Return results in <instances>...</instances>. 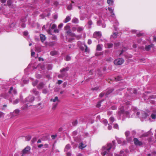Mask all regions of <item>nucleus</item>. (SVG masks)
<instances>
[{"label": "nucleus", "mask_w": 156, "mask_h": 156, "mask_svg": "<svg viewBox=\"0 0 156 156\" xmlns=\"http://www.w3.org/2000/svg\"><path fill=\"white\" fill-rule=\"evenodd\" d=\"M112 148L113 149H114L115 148L114 141H112V144H108L107 147L104 146L102 147V151L101 153L102 155L103 156L105 155L106 154L109 152V150Z\"/></svg>", "instance_id": "obj_1"}, {"label": "nucleus", "mask_w": 156, "mask_h": 156, "mask_svg": "<svg viewBox=\"0 0 156 156\" xmlns=\"http://www.w3.org/2000/svg\"><path fill=\"white\" fill-rule=\"evenodd\" d=\"M69 67H67L65 68H63L60 70V72L61 73L60 74H59L58 76V78H62L65 76L67 75V73L66 72L69 70Z\"/></svg>", "instance_id": "obj_2"}, {"label": "nucleus", "mask_w": 156, "mask_h": 156, "mask_svg": "<svg viewBox=\"0 0 156 156\" xmlns=\"http://www.w3.org/2000/svg\"><path fill=\"white\" fill-rule=\"evenodd\" d=\"M124 62V60L122 58H118L114 61V62L116 65H119L122 64Z\"/></svg>", "instance_id": "obj_3"}, {"label": "nucleus", "mask_w": 156, "mask_h": 156, "mask_svg": "<svg viewBox=\"0 0 156 156\" xmlns=\"http://www.w3.org/2000/svg\"><path fill=\"white\" fill-rule=\"evenodd\" d=\"M133 141L135 144L136 145L140 146L142 144V142L139 141L136 138H134Z\"/></svg>", "instance_id": "obj_4"}, {"label": "nucleus", "mask_w": 156, "mask_h": 156, "mask_svg": "<svg viewBox=\"0 0 156 156\" xmlns=\"http://www.w3.org/2000/svg\"><path fill=\"white\" fill-rule=\"evenodd\" d=\"M30 147L29 146H27L23 150V154L27 153L30 150Z\"/></svg>", "instance_id": "obj_5"}, {"label": "nucleus", "mask_w": 156, "mask_h": 156, "mask_svg": "<svg viewBox=\"0 0 156 156\" xmlns=\"http://www.w3.org/2000/svg\"><path fill=\"white\" fill-rule=\"evenodd\" d=\"M154 45L153 44H151L150 45H146L145 47V49L147 51H149L151 48L154 46Z\"/></svg>", "instance_id": "obj_6"}, {"label": "nucleus", "mask_w": 156, "mask_h": 156, "mask_svg": "<svg viewBox=\"0 0 156 156\" xmlns=\"http://www.w3.org/2000/svg\"><path fill=\"white\" fill-rule=\"evenodd\" d=\"M27 101L31 102L33 101L34 100V97L32 96H30L28 97L26 99Z\"/></svg>", "instance_id": "obj_7"}, {"label": "nucleus", "mask_w": 156, "mask_h": 156, "mask_svg": "<svg viewBox=\"0 0 156 156\" xmlns=\"http://www.w3.org/2000/svg\"><path fill=\"white\" fill-rule=\"evenodd\" d=\"M101 36V33L100 32H96L94 34V37H100Z\"/></svg>", "instance_id": "obj_8"}, {"label": "nucleus", "mask_w": 156, "mask_h": 156, "mask_svg": "<svg viewBox=\"0 0 156 156\" xmlns=\"http://www.w3.org/2000/svg\"><path fill=\"white\" fill-rule=\"evenodd\" d=\"M119 144L123 145L125 144L126 142L123 139H119L117 140Z\"/></svg>", "instance_id": "obj_9"}, {"label": "nucleus", "mask_w": 156, "mask_h": 156, "mask_svg": "<svg viewBox=\"0 0 156 156\" xmlns=\"http://www.w3.org/2000/svg\"><path fill=\"white\" fill-rule=\"evenodd\" d=\"M113 22H112L113 23H114L113 24V26H114L115 29V30H117V28L116 27V26L118 25V23L117 21V20H112Z\"/></svg>", "instance_id": "obj_10"}, {"label": "nucleus", "mask_w": 156, "mask_h": 156, "mask_svg": "<svg viewBox=\"0 0 156 156\" xmlns=\"http://www.w3.org/2000/svg\"><path fill=\"white\" fill-rule=\"evenodd\" d=\"M44 84L42 82L40 83L37 86V88L39 89H40L44 87Z\"/></svg>", "instance_id": "obj_11"}, {"label": "nucleus", "mask_w": 156, "mask_h": 156, "mask_svg": "<svg viewBox=\"0 0 156 156\" xmlns=\"http://www.w3.org/2000/svg\"><path fill=\"white\" fill-rule=\"evenodd\" d=\"M51 101H52L54 102H56V103H58L59 102V100L58 99V97L56 96L53 99H51L50 100Z\"/></svg>", "instance_id": "obj_12"}, {"label": "nucleus", "mask_w": 156, "mask_h": 156, "mask_svg": "<svg viewBox=\"0 0 156 156\" xmlns=\"http://www.w3.org/2000/svg\"><path fill=\"white\" fill-rule=\"evenodd\" d=\"M102 44H98L97 46L96 50L98 51H101L102 50Z\"/></svg>", "instance_id": "obj_13"}, {"label": "nucleus", "mask_w": 156, "mask_h": 156, "mask_svg": "<svg viewBox=\"0 0 156 156\" xmlns=\"http://www.w3.org/2000/svg\"><path fill=\"white\" fill-rule=\"evenodd\" d=\"M121 113H124L126 114L127 116H128L129 115L130 112L128 111L124 112V110H121L119 112V114H120Z\"/></svg>", "instance_id": "obj_14"}, {"label": "nucleus", "mask_w": 156, "mask_h": 156, "mask_svg": "<svg viewBox=\"0 0 156 156\" xmlns=\"http://www.w3.org/2000/svg\"><path fill=\"white\" fill-rule=\"evenodd\" d=\"M113 44L111 43H108L105 44V46L108 48H110L112 47Z\"/></svg>", "instance_id": "obj_15"}, {"label": "nucleus", "mask_w": 156, "mask_h": 156, "mask_svg": "<svg viewBox=\"0 0 156 156\" xmlns=\"http://www.w3.org/2000/svg\"><path fill=\"white\" fill-rule=\"evenodd\" d=\"M40 37L41 41L42 42H43L45 40L46 38L45 36L42 34L40 35Z\"/></svg>", "instance_id": "obj_16"}, {"label": "nucleus", "mask_w": 156, "mask_h": 156, "mask_svg": "<svg viewBox=\"0 0 156 156\" xmlns=\"http://www.w3.org/2000/svg\"><path fill=\"white\" fill-rule=\"evenodd\" d=\"M9 93H12L14 94H15L16 93V90H13V88L12 87H11L10 89V90L9 91Z\"/></svg>", "instance_id": "obj_17"}, {"label": "nucleus", "mask_w": 156, "mask_h": 156, "mask_svg": "<svg viewBox=\"0 0 156 156\" xmlns=\"http://www.w3.org/2000/svg\"><path fill=\"white\" fill-rule=\"evenodd\" d=\"M69 35L71 37H76L78 39H79L80 37V36H76L74 33H73L72 32Z\"/></svg>", "instance_id": "obj_18"}, {"label": "nucleus", "mask_w": 156, "mask_h": 156, "mask_svg": "<svg viewBox=\"0 0 156 156\" xmlns=\"http://www.w3.org/2000/svg\"><path fill=\"white\" fill-rule=\"evenodd\" d=\"M32 92L36 96H38L39 95V92L37 91L36 89H33L32 90Z\"/></svg>", "instance_id": "obj_19"}, {"label": "nucleus", "mask_w": 156, "mask_h": 156, "mask_svg": "<svg viewBox=\"0 0 156 156\" xmlns=\"http://www.w3.org/2000/svg\"><path fill=\"white\" fill-rule=\"evenodd\" d=\"M107 3L109 5L112 6L113 5L114 1L113 0H107Z\"/></svg>", "instance_id": "obj_20"}, {"label": "nucleus", "mask_w": 156, "mask_h": 156, "mask_svg": "<svg viewBox=\"0 0 156 156\" xmlns=\"http://www.w3.org/2000/svg\"><path fill=\"white\" fill-rule=\"evenodd\" d=\"M118 33L117 32H115L113 33V34L111 35V37H113L114 38H116L117 37Z\"/></svg>", "instance_id": "obj_21"}, {"label": "nucleus", "mask_w": 156, "mask_h": 156, "mask_svg": "<svg viewBox=\"0 0 156 156\" xmlns=\"http://www.w3.org/2000/svg\"><path fill=\"white\" fill-rule=\"evenodd\" d=\"M108 10L112 14V15H114V14L113 12V9L112 8L110 7H108Z\"/></svg>", "instance_id": "obj_22"}, {"label": "nucleus", "mask_w": 156, "mask_h": 156, "mask_svg": "<svg viewBox=\"0 0 156 156\" xmlns=\"http://www.w3.org/2000/svg\"><path fill=\"white\" fill-rule=\"evenodd\" d=\"M86 146L82 143H80L79 146V147L80 149H83Z\"/></svg>", "instance_id": "obj_23"}, {"label": "nucleus", "mask_w": 156, "mask_h": 156, "mask_svg": "<svg viewBox=\"0 0 156 156\" xmlns=\"http://www.w3.org/2000/svg\"><path fill=\"white\" fill-rule=\"evenodd\" d=\"M70 146L69 144H67L66 145L65 148V151H67L69 150L70 149Z\"/></svg>", "instance_id": "obj_24"}, {"label": "nucleus", "mask_w": 156, "mask_h": 156, "mask_svg": "<svg viewBox=\"0 0 156 156\" xmlns=\"http://www.w3.org/2000/svg\"><path fill=\"white\" fill-rule=\"evenodd\" d=\"M115 45V48L116 49L117 48V47L119 46L120 45V43L119 42H116L114 43Z\"/></svg>", "instance_id": "obj_25"}, {"label": "nucleus", "mask_w": 156, "mask_h": 156, "mask_svg": "<svg viewBox=\"0 0 156 156\" xmlns=\"http://www.w3.org/2000/svg\"><path fill=\"white\" fill-rule=\"evenodd\" d=\"M20 112V110L19 109H17L14 110L13 113H14L16 115H18Z\"/></svg>", "instance_id": "obj_26"}, {"label": "nucleus", "mask_w": 156, "mask_h": 156, "mask_svg": "<svg viewBox=\"0 0 156 156\" xmlns=\"http://www.w3.org/2000/svg\"><path fill=\"white\" fill-rule=\"evenodd\" d=\"M113 91V90L112 89H111L109 90H108L106 93V95H108L110 93L112 92Z\"/></svg>", "instance_id": "obj_27"}, {"label": "nucleus", "mask_w": 156, "mask_h": 156, "mask_svg": "<svg viewBox=\"0 0 156 156\" xmlns=\"http://www.w3.org/2000/svg\"><path fill=\"white\" fill-rule=\"evenodd\" d=\"M28 107V105L27 104L23 106L21 108L23 110H26Z\"/></svg>", "instance_id": "obj_28"}, {"label": "nucleus", "mask_w": 156, "mask_h": 156, "mask_svg": "<svg viewBox=\"0 0 156 156\" xmlns=\"http://www.w3.org/2000/svg\"><path fill=\"white\" fill-rule=\"evenodd\" d=\"M147 115H148L147 114H146L144 112L142 113V117L143 118H145L147 116Z\"/></svg>", "instance_id": "obj_29"}, {"label": "nucleus", "mask_w": 156, "mask_h": 156, "mask_svg": "<svg viewBox=\"0 0 156 156\" xmlns=\"http://www.w3.org/2000/svg\"><path fill=\"white\" fill-rule=\"evenodd\" d=\"M48 92V90L47 89H44L42 90V93L44 94H46Z\"/></svg>", "instance_id": "obj_30"}, {"label": "nucleus", "mask_w": 156, "mask_h": 156, "mask_svg": "<svg viewBox=\"0 0 156 156\" xmlns=\"http://www.w3.org/2000/svg\"><path fill=\"white\" fill-rule=\"evenodd\" d=\"M83 30V28L82 27H79L77 28V31L78 32L82 31Z\"/></svg>", "instance_id": "obj_31"}, {"label": "nucleus", "mask_w": 156, "mask_h": 156, "mask_svg": "<svg viewBox=\"0 0 156 156\" xmlns=\"http://www.w3.org/2000/svg\"><path fill=\"white\" fill-rule=\"evenodd\" d=\"M102 23V20H98L97 22V24L98 26H100L101 25Z\"/></svg>", "instance_id": "obj_32"}, {"label": "nucleus", "mask_w": 156, "mask_h": 156, "mask_svg": "<svg viewBox=\"0 0 156 156\" xmlns=\"http://www.w3.org/2000/svg\"><path fill=\"white\" fill-rule=\"evenodd\" d=\"M57 54V52L55 51H52L51 52L50 54L52 55H54Z\"/></svg>", "instance_id": "obj_33"}, {"label": "nucleus", "mask_w": 156, "mask_h": 156, "mask_svg": "<svg viewBox=\"0 0 156 156\" xmlns=\"http://www.w3.org/2000/svg\"><path fill=\"white\" fill-rule=\"evenodd\" d=\"M19 101V99H16V100H15V101H13V105H15V104H17V103H18Z\"/></svg>", "instance_id": "obj_34"}, {"label": "nucleus", "mask_w": 156, "mask_h": 156, "mask_svg": "<svg viewBox=\"0 0 156 156\" xmlns=\"http://www.w3.org/2000/svg\"><path fill=\"white\" fill-rule=\"evenodd\" d=\"M144 34L141 33V32H139V33H138L137 34V36L138 37H140V36L144 35Z\"/></svg>", "instance_id": "obj_35"}, {"label": "nucleus", "mask_w": 156, "mask_h": 156, "mask_svg": "<svg viewBox=\"0 0 156 156\" xmlns=\"http://www.w3.org/2000/svg\"><path fill=\"white\" fill-rule=\"evenodd\" d=\"M115 79L116 81H118L121 80V77L120 76H118L117 77H115Z\"/></svg>", "instance_id": "obj_36"}, {"label": "nucleus", "mask_w": 156, "mask_h": 156, "mask_svg": "<svg viewBox=\"0 0 156 156\" xmlns=\"http://www.w3.org/2000/svg\"><path fill=\"white\" fill-rule=\"evenodd\" d=\"M58 104V103H56V104H54L53 106L52 107V109L53 110L55 109L57 106V105Z\"/></svg>", "instance_id": "obj_37"}, {"label": "nucleus", "mask_w": 156, "mask_h": 156, "mask_svg": "<svg viewBox=\"0 0 156 156\" xmlns=\"http://www.w3.org/2000/svg\"><path fill=\"white\" fill-rule=\"evenodd\" d=\"M77 120H75L73 122V125L75 126L77 125Z\"/></svg>", "instance_id": "obj_38"}, {"label": "nucleus", "mask_w": 156, "mask_h": 156, "mask_svg": "<svg viewBox=\"0 0 156 156\" xmlns=\"http://www.w3.org/2000/svg\"><path fill=\"white\" fill-rule=\"evenodd\" d=\"M151 117L152 119H154L156 118V115L154 114H152L151 115Z\"/></svg>", "instance_id": "obj_39"}, {"label": "nucleus", "mask_w": 156, "mask_h": 156, "mask_svg": "<svg viewBox=\"0 0 156 156\" xmlns=\"http://www.w3.org/2000/svg\"><path fill=\"white\" fill-rule=\"evenodd\" d=\"M65 30H66L70 29V27L69 25H67L66 26L64 27Z\"/></svg>", "instance_id": "obj_40"}, {"label": "nucleus", "mask_w": 156, "mask_h": 156, "mask_svg": "<svg viewBox=\"0 0 156 156\" xmlns=\"http://www.w3.org/2000/svg\"><path fill=\"white\" fill-rule=\"evenodd\" d=\"M31 138V137L30 136H27L26 137V141H29Z\"/></svg>", "instance_id": "obj_41"}, {"label": "nucleus", "mask_w": 156, "mask_h": 156, "mask_svg": "<svg viewBox=\"0 0 156 156\" xmlns=\"http://www.w3.org/2000/svg\"><path fill=\"white\" fill-rule=\"evenodd\" d=\"M71 59V58L70 56H69L68 55H67L66 56V61H69Z\"/></svg>", "instance_id": "obj_42"}, {"label": "nucleus", "mask_w": 156, "mask_h": 156, "mask_svg": "<svg viewBox=\"0 0 156 156\" xmlns=\"http://www.w3.org/2000/svg\"><path fill=\"white\" fill-rule=\"evenodd\" d=\"M129 131H126L125 133V134L126 137H129Z\"/></svg>", "instance_id": "obj_43"}, {"label": "nucleus", "mask_w": 156, "mask_h": 156, "mask_svg": "<svg viewBox=\"0 0 156 156\" xmlns=\"http://www.w3.org/2000/svg\"><path fill=\"white\" fill-rule=\"evenodd\" d=\"M37 83H38V81L37 80H36L35 81L33 82L32 84L34 86L36 85V84H37Z\"/></svg>", "instance_id": "obj_44"}, {"label": "nucleus", "mask_w": 156, "mask_h": 156, "mask_svg": "<svg viewBox=\"0 0 156 156\" xmlns=\"http://www.w3.org/2000/svg\"><path fill=\"white\" fill-rule=\"evenodd\" d=\"M103 52H101V53H97L95 54V55L96 56H98L99 55H102L103 54Z\"/></svg>", "instance_id": "obj_45"}, {"label": "nucleus", "mask_w": 156, "mask_h": 156, "mask_svg": "<svg viewBox=\"0 0 156 156\" xmlns=\"http://www.w3.org/2000/svg\"><path fill=\"white\" fill-rule=\"evenodd\" d=\"M72 9V5H69L67 7V9L68 10H70Z\"/></svg>", "instance_id": "obj_46"}, {"label": "nucleus", "mask_w": 156, "mask_h": 156, "mask_svg": "<svg viewBox=\"0 0 156 156\" xmlns=\"http://www.w3.org/2000/svg\"><path fill=\"white\" fill-rule=\"evenodd\" d=\"M4 115V113L0 112V118L3 117Z\"/></svg>", "instance_id": "obj_47"}, {"label": "nucleus", "mask_w": 156, "mask_h": 156, "mask_svg": "<svg viewBox=\"0 0 156 156\" xmlns=\"http://www.w3.org/2000/svg\"><path fill=\"white\" fill-rule=\"evenodd\" d=\"M66 31V33H67L68 34H69L72 32L71 30L70 29L67 30Z\"/></svg>", "instance_id": "obj_48"}, {"label": "nucleus", "mask_w": 156, "mask_h": 156, "mask_svg": "<svg viewBox=\"0 0 156 156\" xmlns=\"http://www.w3.org/2000/svg\"><path fill=\"white\" fill-rule=\"evenodd\" d=\"M37 140V138L35 137H34L31 140V142L33 143L35 142Z\"/></svg>", "instance_id": "obj_49"}, {"label": "nucleus", "mask_w": 156, "mask_h": 156, "mask_svg": "<svg viewBox=\"0 0 156 156\" xmlns=\"http://www.w3.org/2000/svg\"><path fill=\"white\" fill-rule=\"evenodd\" d=\"M37 67H41L42 69L44 68V65L41 66V64H39L37 65Z\"/></svg>", "instance_id": "obj_50"}, {"label": "nucleus", "mask_w": 156, "mask_h": 156, "mask_svg": "<svg viewBox=\"0 0 156 156\" xmlns=\"http://www.w3.org/2000/svg\"><path fill=\"white\" fill-rule=\"evenodd\" d=\"M7 3L8 5H10L12 4V2L10 0H8L7 1Z\"/></svg>", "instance_id": "obj_51"}, {"label": "nucleus", "mask_w": 156, "mask_h": 156, "mask_svg": "<svg viewBox=\"0 0 156 156\" xmlns=\"http://www.w3.org/2000/svg\"><path fill=\"white\" fill-rule=\"evenodd\" d=\"M56 27V25L55 24H53L51 27V29H54Z\"/></svg>", "instance_id": "obj_52"}, {"label": "nucleus", "mask_w": 156, "mask_h": 156, "mask_svg": "<svg viewBox=\"0 0 156 156\" xmlns=\"http://www.w3.org/2000/svg\"><path fill=\"white\" fill-rule=\"evenodd\" d=\"M103 123L105 125H106L108 124V121L106 120H104L103 121Z\"/></svg>", "instance_id": "obj_53"}, {"label": "nucleus", "mask_w": 156, "mask_h": 156, "mask_svg": "<svg viewBox=\"0 0 156 156\" xmlns=\"http://www.w3.org/2000/svg\"><path fill=\"white\" fill-rule=\"evenodd\" d=\"M52 67L51 66V65H49L48 66L47 68L48 70H51V69Z\"/></svg>", "instance_id": "obj_54"}, {"label": "nucleus", "mask_w": 156, "mask_h": 156, "mask_svg": "<svg viewBox=\"0 0 156 156\" xmlns=\"http://www.w3.org/2000/svg\"><path fill=\"white\" fill-rule=\"evenodd\" d=\"M71 15H70V16H67L65 20H70L71 19Z\"/></svg>", "instance_id": "obj_55"}, {"label": "nucleus", "mask_w": 156, "mask_h": 156, "mask_svg": "<svg viewBox=\"0 0 156 156\" xmlns=\"http://www.w3.org/2000/svg\"><path fill=\"white\" fill-rule=\"evenodd\" d=\"M109 119L112 122H113L114 121V119L112 117H110Z\"/></svg>", "instance_id": "obj_56"}, {"label": "nucleus", "mask_w": 156, "mask_h": 156, "mask_svg": "<svg viewBox=\"0 0 156 156\" xmlns=\"http://www.w3.org/2000/svg\"><path fill=\"white\" fill-rule=\"evenodd\" d=\"M62 81L61 80H58V82L57 83L58 84H60L62 83Z\"/></svg>", "instance_id": "obj_57"}, {"label": "nucleus", "mask_w": 156, "mask_h": 156, "mask_svg": "<svg viewBox=\"0 0 156 156\" xmlns=\"http://www.w3.org/2000/svg\"><path fill=\"white\" fill-rule=\"evenodd\" d=\"M112 60V59L111 58H109L108 59H107L106 60L109 62H111Z\"/></svg>", "instance_id": "obj_58"}, {"label": "nucleus", "mask_w": 156, "mask_h": 156, "mask_svg": "<svg viewBox=\"0 0 156 156\" xmlns=\"http://www.w3.org/2000/svg\"><path fill=\"white\" fill-rule=\"evenodd\" d=\"M53 18H54V19H57V18H58L57 15L56 14H54L53 16Z\"/></svg>", "instance_id": "obj_59"}, {"label": "nucleus", "mask_w": 156, "mask_h": 156, "mask_svg": "<svg viewBox=\"0 0 156 156\" xmlns=\"http://www.w3.org/2000/svg\"><path fill=\"white\" fill-rule=\"evenodd\" d=\"M67 84V83L66 82H64L63 84V87H65L66 86Z\"/></svg>", "instance_id": "obj_60"}, {"label": "nucleus", "mask_w": 156, "mask_h": 156, "mask_svg": "<svg viewBox=\"0 0 156 156\" xmlns=\"http://www.w3.org/2000/svg\"><path fill=\"white\" fill-rule=\"evenodd\" d=\"M126 139L128 141H130L132 140V138L131 137H129V136L127 137H126Z\"/></svg>", "instance_id": "obj_61"}, {"label": "nucleus", "mask_w": 156, "mask_h": 156, "mask_svg": "<svg viewBox=\"0 0 156 156\" xmlns=\"http://www.w3.org/2000/svg\"><path fill=\"white\" fill-rule=\"evenodd\" d=\"M63 25L62 23H60L58 26V28H61L62 27Z\"/></svg>", "instance_id": "obj_62"}, {"label": "nucleus", "mask_w": 156, "mask_h": 156, "mask_svg": "<svg viewBox=\"0 0 156 156\" xmlns=\"http://www.w3.org/2000/svg\"><path fill=\"white\" fill-rule=\"evenodd\" d=\"M153 41H154L156 42V36H153Z\"/></svg>", "instance_id": "obj_63"}, {"label": "nucleus", "mask_w": 156, "mask_h": 156, "mask_svg": "<svg viewBox=\"0 0 156 156\" xmlns=\"http://www.w3.org/2000/svg\"><path fill=\"white\" fill-rule=\"evenodd\" d=\"M114 127L115 129H118V126L117 124H115L114 126Z\"/></svg>", "instance_id": "obj_64"}]
</instances>
